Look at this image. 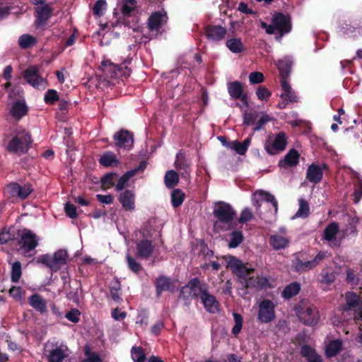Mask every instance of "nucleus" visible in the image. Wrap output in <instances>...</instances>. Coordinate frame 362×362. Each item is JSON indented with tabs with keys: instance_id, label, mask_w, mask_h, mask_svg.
<instances>
[{
	"instance_id": "1",
	"label": "nucleus",
	"mask_w": 362,
	"mask_h": 362,
	"mask_svg": "<svg viewBox=\"0 0 362 362\" xmlns=\"http://www.w3.org/2000/svg\"><path fill=\"white\" fill-rule=\"evenodd\" d=\"M225 259L227 267L230 268L236 276L245 281V287L262 289L268 285L269 281L266 276H257L256 278L250 276V274L254 272V269L248 264L243 263L233 256H228Z\"/></svg>"
},
{
	"instance_id": "2",
	"label": "nucleus",
	"mask_w": 362,
	"mask_h": 362,
	"mask_svg": "<svg viewBox=\"0 0 362 362\" xmlns=\"http://www.w3.org/2000/svg\"><path fill=\"white\" fill-rule=\"evenodd\" d=\"M213 214L217 219L214 225V229L217 232L228 230L236 216V213L233 207L223 202L215 204Z\"/></svg>"
},
{
	"instance_id": "3",
	"label": "nucleus",
	"mask_w": 362,
	"mask_h": 362,
	"mask_svg": "<svg viewBox=\"0 0 362 362\" xmlns=\"http://www.w3.org/2000/svg\"><path fill=\"white\" fill-rule=\"evenodd\" d=\"M69 354L67 345L56 339L47 341L44 345L43 355L47 362H62Z\"/></svg>"
},
{
	"instance_id": "4",
	"label": "nucleus",
	"mask_w": 362,
	"mask_h": 362,
	"mask_svg": "<svg viewBox=\"0 0 362 362\" xmlns=\"http://www.w3.org/2000/svg\"><path fill=\"white\" fill-rule=\"evenodd\" d=\"M257 320L261 323L267 324L276 318V303L269 299L262 298L257 302Z\"/></svg>"
},
{
	"instance_id": "5",
	"label": "nucleus",
	"mask_w": 362,
	"mask_h": 362,
	"mask_svg": "<svg viewBox=\"0 0 362 362\" xmlns=\"http://www.w3.org/2000/svg\"><path fill=\"white\" fill-rule=\"evenodd\" d=\"M296 312L299 319L305 325H314L319 320L316 308L307 302H301L296 308Z\"/></svg>"
},
{
	"instance_id": "6",
	"label": "nucleus",
	"mask_w": 362,
	"mask_h": 362,
	"mask_svg": "<svg viewBox=\"0 0 362 362\" xmlns=\"http://www.w3.org/2000/svg\"><path fill=\"white\" fill-rule=\"evenodd\" d=\"M67 261V252L60 250L54 253L53 255H43L39 257L38 262L46 264L52 272L58 271Z\"/></svg>"
},
{
	"instance_id": "7",
	"label": "nucleus",
	"mask_w": 362,
	"mask_h": 362,
	"mask_svg": "<svg viewBox=\"0 0 362 362\" xmlns=\"http://www.w3.org/2000/svg\"><path fill=\"white\" fill-rule=\"evenodd\" d=\"M32 141L25 131L18 132L8 144L7 148L11 152L25 153L29 149Z\"/></svg>"
},
{
	"instance_id": "8",
	"label": "nucleus",
	"mask_w": 362,
	"mask_h": 362,
	"mask_svg": "<svg viewBox=\"0 0 362 362\" xmlns=\"http://www.w3.org/2000/svg\"><path fill=\"white\" fill-rule=\"evenodd\" d=\"M23 76L26 82L33 88L45 89L47 81L39 74V69L36 66H30L23 72Z\"/></svg>"
},
{
	"instance_id": "9",
	"label": "nucleus",
	"mask_w": 362,
	"mask_h": 362,
	"mask_svg": "<svg viewBox=\"0 0 362 362\" xmlns=\"http://www.w3.org/2000/svg\"><path fill=\"white\" fill-rule=\"evenodd\" d=\"M206 288V285L202 284L200 281L195 278L181 288L180 297L187 300H190L199 296H201Z\"/></svg>"
},
{
	"instance_id": "10",
	"label": "nucleus",
	"mask_w": 362,
	"mask_h": 362,
	"mask_svg": "<svg viewBox=\"0 0 362 362\" xmlns=\"http://www.w3.org/2000/svg\"><path fill=\"white\" fill-rule=\"evenodd\" d=\"M287 138L284 132H279L274 136H270L266 141L264 148L269 154H275L286 148Z\"/></svg>"
},
{
	"instance_id": "11",
	"label": "nucleus",
	"mask_w": 362,
	"mask_h": 362,
	"mask_svg": "<svg viewBox=\"0 0 362 362\" xmlns=\"http://www.w3.org/2000/svg\"><path fill=\"white\" fill-rule=\"evenodd\" d=\"M20 236V251L27 255L29 252L33 250L38 245V239L35 233L29 230H23L19 233Z\"/></svg>"
},
{
	"instance_id": "12",
	"label": "nucleus",
	"mask_w": 362,
	"mask_h": 362,
	"mask_svg": "<svg viewBox=\"0 0 362 362\" xmlns=\"http://www.w3.org/2000/svg\"><path fill=\"white\" fill-rule=\"evenodd\" d=\"M9 197H18L21 199H26L32 192L33 187L29 183L20 184L11 182L6 188Z\"/></svg>"
},
{
	"instance_id": "13",
	"label": "nucleus",
	"mask_w": 362,
	"mask_h": 362,
	"mask_svg": "<svg viewBox=\"0 0 362 362\" xmlns=\"http://www.w3.org/2000/svg\"><path fill=\"white\" fill-rule=\"evenodd\" d=\"M263 202L271 203L274 209V213L276 214L278 211V204L275 197L270 193L264 190H257L252 197V205L256 207L257 212L262 206Z\"/></svg>"
},
{
	"instance_id": "14",
	"label": "nucleus",
	"mask_w": 362,
	"mask_h": 362,
	"mask_svg": "<svg viewBox=\"0 0 362 362\" xmlns=\"http://www.w3.org/2000/svg\"><path fill=\"white\" fill-rule=\"evenodd\" d=\"M115 145L125 150H129L134 144L133 134L127 130H120L114 135Z\"/></svg>"
},
{
	"instance_id": "15",
	"label": "nucleus",
	"mask_w": 362,
	"mask_h": 362,
	"mask_svg": "<svg viewBox=\"0 0 362 362\" xmlns=\"http://www.w3.org/2000/svg\"><path fill=\"white\" fill-rule=\"evenodd\" d=\"M100 70L103 72V75L105 80L112 79L118 77L123 71L122 69L118 68L115 64L112 63L109 59H103L100 66Z\"/></svg>"
},
{
	"instance_id": "16",
	"label": "nucleus",
	"mask_w": 362,
	"mask_h": 362,
	"mask_svg": "<svg viewBox=\"0 0 362 362\" xmlns=\"http://www.w3.org/2000/svg\"><path fill=\"white\" fill-rule=\"evenodd\" d=\"M167 13L164 11L153 13L148 19V27L151 31H158L167 22Z\"/></svg>"
},
{
	"instance_id": "17",
	"label": "nucleus",
	"mask_w": 362,
	"mask_h": 362,
	"mask_svg": "<svg viewBox=\"0 0 362 362\" xmlns=\"http://www.w3.org/2000/svg\"><path fill=\"white\" fill-rule=\"evenodd\" d=\"M272 23L281 33V37L291 30L290 18L282 13H275L272 18Z\"/></svg>"
},
{
	"instance_id": "18",
	"label": "nucleus",
	"mask_w": 362,
	"mask_h": 362,
	"mask_svg": "<svg viewBox=\"0 0 362 362\" xmlns=\"http://www.w3.org/2000/svg\"><path fill=\"white\" fill-rule=\"evenodd\" d=\"M279 234H274L269 238V243L274 250H281L286 247L289 243V238L286 234V229L281 228Z\"/></svg>"
},
{
	"instance_id": "19",
	"label": "nucleus",
	"mask_w": 362,
	"mask_h": 362,
	"mask_svg": "<svg viewBox=\"0 0 362 362\" xmlns=\"http://www.w3.org/2000/svg\"><path fill=\"white\" fill-rule=\"evenodd\" d=\"M281 87L283 92L281 94V98L283 101L279 103L278 106L279 107L284 109L289 102H296L297 97L291 90L290 85L284 79L281 80Z\"/></svg>"
},
{
	"instance_id": "20",
	"label": "nucleus",
	"mask_w": 362,
	"mask_h": 362,
	"mask_svg": "<svg viewBox=\"0 0 362 362\" xmlns=\"http://www.w3.org/2000/svg\"><path fill=\"white\" fill-rule=\"evenodd\" d=\"M136 255L143 259H148L153 253L154 247L151 240L143 239L136 243Z\"/></svg>"
},
{
	"instance_id": "21",
	"label": "nucleus",
	"mask_w": 362,
	"mask_h": 362,
	"mask_svg": "<svg viewBox=\"0 0 362 362\" xmlns=\"http://www.w3.org/2000/svg\"><path fill=\"white\" fill-rule=\"evenodd\" d=\"M200 298L207 312L216 313L218 311V302L216 300L215 296L209 293L207 288L204 290V293Z\"/></svg>"
},
{
	"instance_id": "22",
	"label": "nucleus",
	"mask_w": 362,
	"mask_h": 362,
	"mask_svg": "<svg viewBox=\"0 0 362 362\" xmlns=\"http://www.w3.org/2000/svg\"><path fill=\"white\" fill-rule=\"evenodd\" d=\"M339 233V225L335 222L329 223L324 230V239L329 243L331 247H337L339 245L337 240Z\"/></svg>"
},
{
	"instance_id": "23",
	"label": "nucleus",
	"mask_w": 362,
	"mask_h": 362,
	"mask_svg": "<svg viewBox=\"0 0 362 362\" xmlns=\"http://www.w3.org/2000/svg\"><path fill=\"white\" fill-rule=\"evenodd\" d=\"M226 29L220 25H209L206 28V35L209 40L219 41L225 37Z\"/></svg>"
},
{
	"instance_id": "24",
	"label": "nucleus",
	"mask_w": 362,
	"mask_h": 362,
	"mask_svg": "<svg viewBox=\"0 0 362 362\" xmlns=\"http://www.w3.org/2000/svg\"><path fill=\"white\" fill-rule=\"evenodd\" d=\"M119 201L126 211L135 209V194L132 190H125L119 197Z\"/></svg>"
},
{
	"instance_id": "25",
	"label": "nucleus",
	"mask_w": 362,
	"mask_h": 362,
	"mask_svg": "<svg viewBox=\"0 0 362 362\" xmlns=\"http://www.w3.org/2000/svg\"><path fill=\"white\" fill-rule=\"evenodd\" d=\"M228 91L230 96L233 99L240 98L245 105H247V96L243 95V90L242 83L239 81H234L228 83Z\"/></svg>"
},
{
	"instance_id": "26",
	"label": "nucleus",
	"mask_w": 362,
	"mask_h": 362,
	"mask_svg": "<svg viewBox=\"0 0 362 362\" xmlns=\"http://www.w3.org/2000/svg\"><path fill=\"white\" fill-rule=\"evenodd\" d=\"M36 21L35 24L37 28L45 26L47 21L49 18L52 9L48 5L37 7L36 8Z\"/></svg>"
},
{
	"instance_id": "27",
	"label": "nucleus",
	"mask_w": 362,
	"mask_h": 362,
	"mask_svg": "<svg viewBox=\"0 0 362 362\" xmlns=\"http://www.w3.org/2000/svg\"><path fill=\"white\" fill-rule=\"evenodd\" d=\"M146 163L145 162H142L137 168L127 172L119 179L118 182L116 185V189L117 191L123 189L126 187L129 178L135 175L137 172L143 171L146 168Z\"/></svg>"
},
{
	"instance_id": "28",
	"label": "nucleus",
	"mask_w": 362,
	"mask_h": 362,
	"mask_svg": "<svg viewBox=\"0 0 362 362\" xmlns=\"http://www.w3.org/2000/svg\"><path fill=\"white\" fill-rule=\"evenodd\" d=\"M346 306L343 308V311L356 310L362 305L360 296L354 292H348L346 294Z\"/></svg>"
},
{
	"instance_id": "29",
	"label": "nucleus",
	"mask_w": 362,
	"mask_h": 362,
	"mask_svg": "<svg viewBox=\"0 0 362 362\" xmlns=\"http://www.w3.org/2000/svg\"><path fill=\"white\" fill-rule=\"evenodd\" d=\"M29 304L40 313L47 311V301L38 294L32 295L28 300Z\"/></svg>"
},
{
	"instance_id": "30",
	"label": "nucleus",
	"mask_w": 362,
	"mask_h": 362,
	"mask_svg": "<svg viewBox=\"0 0 362 362\" xmlns=\"http://www.w3.org/2000/svg\"><path fill=\"white\" fill-rule=\"evenodd\" d=\"M306 177L310 182L316 184L322 178V169L318 165L312 164L308 168Z\"/></svg>"
},
{
	"instance_id": "31",
	"label": "nucleus",
	"mask_w": 362,
	"mask_h": 362,
	"mask_svg": "<svg viewBox=\"0 0 362 362\" xmlns=\"http://www.w3.org/2000/svg\"><path fill=\"white\" fill-rule=\"evenodd\" d=\"M28 107L24 101L14 103L10 110V113L15 119H19L27 113Z\"/></svg>"
},
{
	"instance_id": "32",
	"label": "nucleus",
	"mask_w": 362,
	"mask_h": 362,
	"mask_svg": "<svg viewBox=\"0 0 362 362\" xmlns=\"http://www.w3.org/2000/svg\"><path fill=\"white\" fill-rule=\"evenodd\" d=\"M251 141L250 138L246 139L243 142L240 143L238 141H233L228 144V148L235 151L240 155H244L250 146Z\"/></svg>"
},
{
	"instance_id": "33",
	"label": "nucleus",
	"mask_w": 362,
	"mask_h": 362,
	"mask_svg": "<svg viewBox=\"0 0 362 362\" xmlns=\"http://www.w3.org/2000/svg\"><path fill=\"white\" fill-rule=\"evenodd\" d=\"M300 354L308 362H322L321 357L316 353L315 349L308 345L301 347Z\"/></svg>"
},
{
	"instance_id": "34",
	"label": "nucleus",
	"mask_w": 362,
	"mask_h": 362,
	"mask_svg": "<svg viewBox=\"0 0 362 362\" xmlns=\"http://www.w3.org/2000/svg\"><path fill=\"white\" fill-rule=\"evenodd\" d=\"M299 153L295 149L290 150L284 157V160L280 161L281 167L294 166L298 163Z\"/></svg>"
},
{
	"instance_id": "35",
	"label": "nucleus",
	"mask_w": 362,
	"mask_h": 362,
	"mask_svg": "<svg viewBox=\"0 0 362 362\" xmlns=\"http://www.w3.org/2000/svg\"><path fill=\"white\" fill-rule=\"evenodd\" d=\"M275 64L280 71L281 76L282 78H284L290 72L292 64V59L289 57H285L282 59L275 62Z\"/></svg>"
},
{
	"instance_id": "36",
	"label": "nucleus",
	"mask_w": 362,
	"mask_h": 362,
	"mask_svg": "<svg viewBox=\"0 0 362 362\" xmlns=\"http://www.w3.org/2000/svg\"><path fill=\"white\" fill-rule=\"evenodd\" d=\"M226 45L228 49L233 53H240L244 50V45L240 38L228 39Z\"/></svg>"
},
{
	"instance_id": "37",
	"label": "nucleus",
	"mask_w": 362,
	"mask_h": 362,
	"mask_svg": "<svg viewBox=\"0 0 362 362\" xmlns=\"http://www.w3.org/2000/svg\"><path fill=\"white\" fill-rule=\"evenodd\" d=\"M342 342L340 340L331 341L326 346L325 354L328 357L336 356L341 349Z\"/></svg>"
},
{
	"instance_id": "38",
	"label": "nucleus",
	"mask_w": 362,
	"mask_h": 362,
	"mask_svg": "<svg viewBox=\"0 0 362 362\" xmlns=\"http://www.w3.org/2000/svg\"><path fill=\"white\" fill-rule=\"evenodd\" d=\"M165 184L168 188H173L179 182V175L173 170L166 172L165 177Z\"/></svg>"
},
{
	"instance_id": "39",
	"label": "nucleus",
	"mask_w": 362,
	"mask_h": 362,
	"mask_svg": "<svg viewBox=\"0 0 362 362\" xmlns=\"http://www.w3.org/2000/svg\"><path fill=\"white\" fill-rule=\"evenodd\" d=\"M100 163L103 166L109 167L117 165L118 160L113 153L108 151L100 157Z\"/></svg>"
},
{
	"instance_id": "40",
	"label": "nucleus",
	"mask_w": 362,
	"mask_h": 362,
	"mask_svg": "<svg viewBox=\"0 0 362 362\" xmlns=\"http://www.w3.org/2000/svg\"><path fill=\"white\" fill-rule=\"evenodd\" d=\"M300 289V286L298 283H291L286 286L283 291L282 296L286 299L291 298L293 296L297 295L299 293Z\"/></svg>"
},
{
	"instance_id": "41",
	"label": "nucleus",
	"mask_w": 362,
	"mask_h": 362,
	"mask_svg": "<svg viewBox=\"0 0 362 362\" xmlns=\"http://www.w3.org/2000/svg\"><path fill=\"white\" fill-rule=\"evenodd\" d=\"M310 214V207L308 202L300 198L299 199V209L294 215V218H306Z\"/></svg>"
},
{
	"instance_id": "42",
	"label": "nucleus",
	"mask_w": 362,
	"mask_h": 362,
	"mask_svg": "<svg viewBox=\"0 0 362 362\" xmlns=\"http://www.w3.org/2000/svg\"><path fill=\"white\" fill-rule=\"evenodd\" d=\"M185 194L180 189L173 190L171 193V203L174 207L180 206L184 202Z\"/></svg>"
},
{
	"instance_id": "43",
	"label": "nucleus",
	"mask_w": 362,
	"mask_h": 362,
	"mask_svg": "<svg viewBox=\"0 0 362 362\" xmlns=\"http://www.w3.org/2000/svg\"><path fill=\"white\" fill-rule=\"evenodd\" d=\"M243 240V235L241 231H233L230 235L228 247L230 248L237 247Z\"/></svg>"
},
{
	"instance_id": "44",
	"label": "nucleus",
	"mask_w": 362,
	"mask_h": 362,
	"mask_svg": "<svg viewBox=\"0 0 362 362\" xmlns=\"http://www.w3.org/2000/svg\"><path fill=\"white\" fill-rule=\"evenodd\" d=\"M18 43L23 49L33 47L36 44V39L30 35H23L19 37Z\"/></svg>"
},
{
	"instance_id": "45",
	"label": "nucleus",
	"mask_w": 362,
	"mask_h": 362,
	"mask_svg": "<svg viewBox=\"0 0 362 362\" xmlns=\"http://www.w3.org/2000/svg\"><path fill=\"white\" fill-rule=\"evenodd\" d=\"M170 279L165 276H160L156 280V289L158 293L170 289Z\"/></svg>"
},
{
	"instance_id": "46",
	"label": "nucleus",
	"mask_w": 362,
	"mask_h": 362,
	"mask_svg": "<svg viewBox=\"0 0 362 362\" xmlns=\"http://www.w3.org/2000/svg\"><path fill=\"white\" fill-rule=\"evenodd\" d=\"M132 358L135 362H144L146 356L144 351L140 347L133 346L132 349Z\"/></svg>"
},
{
	"instance_id": "47",
	"label": "nucleus",
	"mask_w": 362,
	"mask_h": 362,
	"mask_svg": "<svg viewBox=\"0 0 362 362\" xmlns=\"http://www.w3.org/2000/svg\"><path fill=\"white\" fill-rule=\"evenodd\" d=\"M21 264L19 262H15L12 264L11 267V280L13 282L19 281L21 276Z\"/></svg>"
},
{
	"instance_id": "48",
	"label": "nucleus",
	"mask_w": 362,
	"mask_h": 362,
	"mask_svg": "<svg viewBox=\"0 0 362 362\" xmlns=\"http://www.w3.org/2000/svg\"><path fill=\"white\" fill-rule=\"evenodd\" d=\"M106 8V1L105 0H98L93 8V14L97 16H101L104 14Z\"/></svg>"
},
{
	"instance_id": "49",
	"label": "nucleus",
	"mask_w": 362,
	"mask_h": 362,
	"mask_svg": "<svg viewBox=\"0 0 362 362\" xmlns=\"http://www.w3.org/2000/svg\"><path fill=\"white\" fill-rule=\"evenodd\" d=\"M233 315L235 321V325L233 327L232 332L234 335L237 336L242 329L243 319L238 313H234Z\"/></svg>"
},
{
	"instance_id": "50",
	"label": "nucleus",
	"mask_w": 362,
	"mask_h": 362,
	"mask_svg": "<svg viewBox=\"0 0 362 362\" xmlns=\"http://www.w3.org/2000/svg\"><path fill=\"white\" fill-rule=\"evenodd\" d=\"M120 284L117 280L113 281L110 286V294L112 298L115 301H118L120 299Z\"/></svg>"
},
{
	"instance_id": "51",
	"label": "nucleus",
	"mask_w": 362,
	"mask_h": 362,
	"mask_svg": "<svg viewBox=\"0 0 362 362\" xmlns=\"http://www.w3.org/2000/svg\"><path fill=\"white\" fill-rule=\"evenodd\" d=\"M117 175L116 173H109L104 176L102 179V186L105 189H108L111 187L115 182V179Z\"/></svg>"
},
{
	"instance_id": "52",
	"label": "nucleus",
	"mask_w": 362,
	"mask_h": 362,
	"mask_svg": "<svg viewBox=\"0 0 362 362\" xmlns=\"http://www.w3.org/2000/svg\"><path fill=\"white\" fill-rule=\"evenodd\" d=\"M296 269L298 271L303 272V271H308L310 270L314 267H316L315 264H314L313 260L306 261V262H301L298 261L296 263Z\"/></svg>"
},
{
	"instance_id": "53",
	"label": "nucleus",
	"mask_w": 362,
	"mask_h": 362,
	"mask_svg": "<svg viewBox=\"0 0 362 362\" xmlns=\"http://www.w3.org/2000/svg\"><path fill=\"white\" fill-rule=\"evenodd\" d=\"M136 0H124L122 7V11L124 14L129 15L132 11L134 10L136 6Z\"/></svg>"
},
{
	"instance_id": "54",
	"label": "nucleus",
	"mask_w": 362,
	"mask_h": 362,
	"mask_svg": "<svg viewBox=\"0 0 362 362\" xmlns=\"http://www.w3.org/2000/svg\"><path fill=\"white\" fill-rule=\"evenodd\" d=\"M127 261L129 269L134 272H139L141 269V264L133 257L130 256L129 253L126 255Z\"/></svg>"
},
{
	"instance_id": "55",
	"label": "nucleus",
	"mask_w": 362,
	"mask_h": 362,
	"mask_svg": "<svg viewBox=\"0 0 362 362\" xmlns=\"http://www.w3.org/2000/svg\"><path fill=\"white\" fill-rule=\"evenodd\" d=\"M58 93L55 90L53 89L48 90L46 92L44 98L45 102L49 104H53L54 102L58 100Z\"/></svg>"
},
{
	"instance_id": "56",
	"label": "nucleus",
	"mask_w": 362,
	"mask_h": 362,
	"mask_svg": "<svg viewBox=\"0 0 362 362\" xmlns=\"http://www.w3.org/2000/svg\"><path fill=\"white\" fill-rule=\"evenodd\" d=\"M256 93L260 100L267 101L271 95V92L264 86L258 87Z\"/></svg>"
},
{
	"instance_id": "57",
	"label": "nucleus",
	"mask_w": 362,
	"mask_h": 362,
	"mask_svg": "<svg viewBox=\"0 0 362 362\" xmlns=\"http://www.w3.org/2000/svg\"><path fill=\"white\" fill-rule=\"evenodd\" d=\"M253 218V214L249 208H245L240 216L239 222L245 223L250 221Z\"/></svg>"
},
{
	"instance_id": "58",
	"label": "nucleus",
	"mask_w": 362,
	"mask_h": 362,
	"mask_svg": "<svg viewBox=\"0 0 362 362\" xmlns=\"http://www.w3.org/2000/svg\"><path fill=\"white\" fill-rule=\"evenodd\" d=\"M64 210L66 212V214L71 218H75L77 217V212H76V207L71 204V203H66L64 206Z\"/></svg>"
},
{
	"instance_id": "59",
	"label": "nucleus",
	"mask_w": 362,
	"mask_h": 362,
	"mask_svg": "<svg viewBox=\"0 0 362 362\" xmlns=\"http://www.w3.org/2000/svg\"><path fill=\"white\" fill-rule=\"evenodd\" d=\"M9 293L15 300L21 301L23 298V293L20 287L13 286L9 290Z\"/></svg>"
},
{
	"instance_id": "60",
	"label": "nucleus",
	"mask_w": 362,
	"mask_h": 362,
	"mask_svg": "<svg viewBox=\"0 0 362 362\" xmlns=\"http://www.w3.org/2000/svg\"><path fill=\"white\" fill-rule=\"evenodd\" d=\"M249 81L252 84L262 83L264 81V75L261 72H252L249 75Z\"/></svg>"
},
{
	"instance_id": "61",
	"label": "nucleus",
	"mask_w": 362,
	"mask_h": 362,
	"mask_svg": "<svg viewBox=\"0 0 362 362\" xmlns=\"http://www.w3.org/2000/svg\"><path fill=\"white\" fill-rule=\"evenodd\" d=\"M335 280V275L334 273H325L322 274V279L321 280L322 286H328L334 282ZM325 289V287H323Z\"/></svg>"
},
{
	"instance_id": "62",
	"label": "nucleus",
	"mask_w": 362,
	"mask_h": 362,
	"mask_svg": "<svg viewBox=\"0 0 362 362\" xmlns=\"http://www.w3.org/2000/svg\"><path fill=\"white\" fill-rule=\"evenodd\" d=\"M272 118L267 114H263L257 121V125L254 127V131H259L264 125L269 122Z\"/></svg>"
},
{
	"instance_id": "63",
	"label": "nucleus",
	"mask_w": 362,
	"mask_h": 362,
	"mask_svg": "<svg viewBox=\"0 0 362 362\" xmlns=\"http://www.w3.org/2000/svg\"><path fill=\"white\" fill-rule=\"evenodd\" d=\"M86 358L82 362H102L99 356L96 354H90L88 348L86 349Z\"/></svg>"
},
{
	"instance_id": "64",
	"label": "nucleus",
	"mask_w": 362,
	"mask_h": 362,
	"mask_svg": "<svg viewBox=\"0 0 362 362\" xmlns=\"http://www.w3.org/2000/svg\"><path fill=\"white\" fill-rule=\"evenodd\" d=\"M80 313L78 310H72L66 314V317L71 322L76 323L79 321Z\"/></svg>"
}]
</instances>
